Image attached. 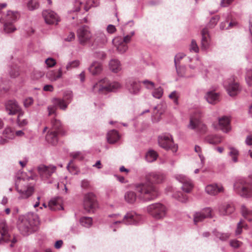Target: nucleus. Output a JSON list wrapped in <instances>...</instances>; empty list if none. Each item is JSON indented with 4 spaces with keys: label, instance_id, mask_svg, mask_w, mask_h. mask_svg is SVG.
<instances>
[{
    "label": "nucleus",
    "instance_id": "obj_1",
    "mask_svg": "<svg viewBox=\"0 0 252 252\" xmlns=\"http://www.w3.org/2000/svg\"><path fill=\"white\" fill-rule=\"evenodd\" d=\"M165 175L160 172H150L145 176L146 182L134 185L139 199L144 201H151L158 196V190L153 184H160L165 180Z\"/></svg>",
    "mask_w": 252,
    "mask_h": 252
},
{
    "label": "nucleus",
    "instance_id": "obj_2",
    "mask_svg": "<svg viewBox=\"0 0 252 252\" xmlns=\"http://www.w3.org/2000/svg\"><path fill=\"white\" fill-rule=\"evenodd\" d=\"M40 223L38 216L33 213H29L19 217L17 220V227L22 234L28 235L31 233L34 227H37Z\"/></svg>",
    "mask_w": 252,
    "mask_h": 252
},
{
    "label": "nucleus",
    "instance_id": "obj_3",
    "mask_svg": "<svg viewBox=\"0 0 252 252\" xmlns=\"http://www.w3.org/2000/svg\"><path fill=\"white\" fill-rule=\"evenodd\" d=\"M143 220V218L135 212L127 213L124 217L119 214H112L109 216L108 222L110 223L112 228L119 226L120 224H138Z\"/></svg>",
    "mask_w": 252,
    "mask_h": 252
},
{
    "label": "nucleus",
    "instance_id": "obj_4",
    "mask_svg": "<svg viewBox=\"0 0 252 252\" xmlns=\"http://www.w3.org/2000/svg\"><path fill=\"white\" fill-rule=\"evenodd\" d=\"M15 187L19 196V199H26L31 196L34 192L33 185L29 183L27 179L17 178L15 181Z\"/></svg>",
    "mask_w": 252,
    "mask_h": 252
},
{
    "label": "nucleus",
    "instance_id": "obj_5",
    "mask_svg": "<svg viewBox=\"0 0 252 252\" xmlns=\"http://www.w3.org/2000/svg\"><path fill=\"white\" fill-rule=\"evenodd\" d=\"M122 85L118 82H109L107 79H104L96 83L93 86V90L95 93L105 94L116 91L121 88Z\"/></svg>",
    "mask_w": 252,
    "mask_h": 252
},
{
    "label": "nucleus",
    "instance_id": "obj_6",
    "mask_svg": "<svg viewBox=\"0 0 252 252\" xmlns=\"http://www.w3.org/2000/svg\"><path fill=\"white\" fill-rule=\"evenodd\" d=\"M134 34V32H131L130 34L124 36H116L112 40L113 45L116 48L117 50L121 54L125 53L128 49L127 44L131 40Z\"/></svg>",
    "mask_w": 252,
    "mask_h": 252
},
{
    "label": "nucleus",
    "instance_id": "obj_7",
    "mask_svg": "<svg viewBox=\"0 0 252 252\" xmlns=\"http://www.w3.org/2000/svg\"><path fill=\"white\" fill-rule=\"evenodd\" d=\"M159 146L166 150H170L175 153L178 150V146L175 144L172 136L169 133H163L158 137Z\"/></svg>",
    "mask_w": 252,
    "mask_h": 252
},
{
    "label": "nucleus",
    "instance_id": "obj_8",
    "mask_svg": "<svg viewBox=\"0 0 252 252\" xmlns=\"http://www.w3.org/2000/svg\"><path fill=\"white\" fill-rule=\"evenodd\" d=\"M147 212L156 219L164 218L167 213V208L163 204L159 203H153L147 207Z\"/></svg>",
    "mask_w": 252,
    "mask_h": 252
},
{
    "label": "nucleus",
    "instance_id": "obj_9",
    "mask_svg": "<svg viewBox=\"0 0 252 252\" xmlns=\"http://www.w3.org/2000/svg\"><path fill=\"white\" fill-rule=\"evenodd\" d=\"M19 16L18 12L9 10L7 12L4 24V31L6 33H11L14 32L16 29L13 25Z\"/></svg>",
    "mask_w": 252,
    "mask_h": 252
},
{
    "label": "nucleus",
    "instance_id": "obj_10",
    "mask_svg": "<svg viewBox=\"0 0 252 252\" xmlns=\"http://www.w3.org/2000/svg\"><path fill=\"white\" fill-rule=\"evenodd\" d=\"M77 37L79 43L82 45H86L89 43L92 34L89 27L84 26L78 29L77 30Z\"/></svg>",
    "mask_w": 252,
    "mask_h": 252
},
{
    "label": "nucleus",
    "instance_id": "obj_11",
    "mask_svg": "<svg viewBox=\"0 0 252 252\" xmlns=\"http://www.w3.org/2000/svg\"><path fill=\"white\" fill-rule=\"evenodd\" d=\"M37 169L41 179L46 180L56 172L57 167L56 166L51 164L48 166L40 164L37 167Z\"/></svg>",
    "mask_w": 252,
    "mask_h": 252
},
{
    "label": "nucleus",
    "instance_id": "obj_12",
    "mask_svg": "<svg viewBox=\"0 0 252 252\" xmlns=\"http://www.w3.org/2000/svg\"><path fill=\"white\" fill-rule=\"evenodd\" d=\"M235 191L241 196L249 197L252 195V188H249L243 180L237 181L234 185Z\"/></svg>",
    "mask_w": 252,
    "mask_h": 252
},
{
    "label": "nucleus",
    "instance_id": "obj_13",
    "mask_svg": "<svg viewBox=\"0 0 252 252\" xmlns=\"http://www.w3.org/2000/svg\"><path fill=\"white\" fill-rule=\"evenodd\" d=\"M0 231L2 238L6 242H11L10 246L13 247L17 240L15 237H12L9 232L8 227L4 220H1L0 221Z\"/></svg>",
    "mask_w": 252,
    "mask_h": 252
},
{
    "label": "nucleus",
    "instance_id": "obj_14",
    "mask_svg": "<svg viewBox=\"0 0 252 252\" xmlns=\"http://www.w3.org/2000/svg\"><path fill=\"white\" fill-rule=\"evenodd\" d=\"M126 88L130 94L137 95L140 92L141 86L137 79L129 78L126 81Z\"/></svg>",
    "mask_w": 252,
    "mask_h": 252
},
{
    "label": "nucleus",
    "instance_id": "obj_15",
    "mask_svg": "<svg viewBox=\"0 0 252 252\" xmlns=\"http://www.w3.org/2000/svg\"><path fill=\"white\" fill-rule=\"evenodd\" d=\"M84 209L89 212H93L97 207L95 196L92 193L86 194L84 201Z\"/></svg>",
    "mask_w": 252,
    "mask_h": 252
},
{
    "label": "nucleus",
    "instance_id": "obj_16",
    "mask_svg": "<svg viewBox=\"0 0 252 252\" xmlns=\"http://www.w3.org/2000/svg\"><path fill=\"white\" fill-rule=\"evenodd\" d=\"M188 127L191 129H195L197 131L204 133L207 130V127L201 120L196 117L192 116L190 119Z\"/></svg>",
    "mask_w": 252,
    "mask_h": 252
},
{
    "label": "nucleus",
    "instance_id": "obj_17",
    "mask_svg": "<svg viewBox=\"0 0 252 252\" xmlns=\"http://www.w3.org/2000/svg\"><path fill=\"white\" fill-rule=\"evenodd\" d=\"M224 86L229 95L235 96L238 94L240 91V87L237 82H235L233 79H229L225 81L224 83Z\"/></svg>",
    "mask_w": 252,
    "mask_h": 252
},
{
    "label": "nucleus",
    "instance_id": "obj_18",
    "mask_svg": "<svg viewBox=\"0 0 252 252\" xmlns=\"http://www.w3.org/2000/svg\"><path fill=\"white\" fill-rule=\"evenodd\" d=\"M42 15L45 22L48 24L57 25L60 21V18L58 15L52 10H44L42 12Z\"/></svg>",
    "mask_w": 252,
    "mask_h": 252
},
{
    "label": "nucleus",
    "instance_id": "obj_19",
    "mask_svg": "<svg viewBox=\"0 0 252 252\" xmlns=\"http://www.w3.org/2000/svg\"><path fill=\"white\" fill-rule=\"evenodd\" d=\"M72 97V93L70 91H67L64 94V98L68 100L67 102H65L63 99L54 98L52 100L53 103L54 105L59 106L61 109L65 110L68 104L70 102Z\"/></svg>",
    "mask_w": 252,
    "mask_h": 252
},
{
    "label": "nucleus",
    "instance_id": "obj_20",
    "mask_svg": "<svg viewBox=\"0 0 252 252\" xmlns=\"http://www.w3.org/2000/svg\"><path fill=\"white\" fill-rule=\"evenodd\" d=\"M6 110L9 115H14L18 113V115L20 112H23L21 110V108L15 100H9L8 101L5 105Z\"/></svg>",
    "mask_w": 252,
    "mask_h": 252
},
{
    "label": "nucleus",
    "instance_id": "obj_21",
    "mask_svg": "<svg viewBox=\"0 0 252 252\" xmlns=\"http://www.w3.org/2000/svg\"><path fill=\"white\" fill-rule=\"evenodd\" d=\"M223 190V187L220 184H210L205 187L206 192L210 195H216Z\"/></svg>",
    "mask_w": 252,
    "mask_h": 252
},
{
    "label": "nucleus",
    "instance_id": "obj_22",
    "mask_svg": "<svg viewBox=\"0 0 252 252\" xmlns=\"http://www.w3.org/2000/svg\"><path fill=\"white\" fill-rule=\"evenodd\" d=\"M219 127L224 132H229L231 129L230 123V119L228 116H224L218 119Z\"/></svg>",
    "mask_w": 252,
    "mask_h": 252
},
{
    "label": "nucleus",
    "instance_id": "obj_23",
    "mask_svg": "<svg viewBox=\"0 0 252 252\" xmlns=\"http://www.w3.org/2000/svg\"><path fill=\"white\" fill-rule=\"evenodd\" d=\"M235 210L231 204L223 203L219 207V211L221 215H227L232 213Z\"/></svg>",
    "mask_w": 252,
    "mask_h": 252
},
{
    "label": "nucleus",
    "instance_id": "obj_24",
    "mask_svg": "<svg viewBox=\"0 0 252 252\" xmlns=\"http://www.w3.org/2000/svg\"><path fill=\"white\" fill-rule=\"evenodd\" d=\"M201 48L205 50H207L209 46V34L207 29H203L201 32Z\"/></svg>",
    "mask_w": 252,
    "mask_h": 252
},
{
    "label": "nucleus",
    "instance_id": "obj_25",
    "mask_svg": "<svg viewBox=\"0 0 252 252\" xmlns=\"http://www.w3.org/2000/svg\"><path fill=\"white\" fill-rule=\"evenodd\" d=\"M207 101L210 104H215L219 101V94L214 91L207 93L205 95Z\"/></svg>",
    "mask_w": 252,
    "mask_h": 252
},
{
    "label": "nucleus",
    "instance_id": "obj_26",
    "mask_svg": "<svg viewBox=\"0 0 252 252\" xmlns=\"http://www.w3.org/2000/svg\"><path fill=\"white\" fill-rule=\"evenodd\" d=\"M58 132L59 131H56L53 130L48 131L46 136V141L52 145H56L57 143L58 140Z\"/></svg>",
    "mask_w": 252,
    "mask_h": 252
},
{
    "label": "nucleus",
    "instance_id": "obj_27",
    "mask_svg": "<svg viewBox=\"0 0 252 252\" xmlns=\"http://www.w3.org/2000/svg\"><path fill=\"white\" fill-rule=\"evenodd\" d=\"M102 70L101 64L97 62H94L89 68L90 72L93 75L99 74Z\"/></svg>",
    "mask_w": 252,
    "mask_h": 252
},
{
    "label": "nucleus",
    "instance_id": "obj_28",
    "mask_svg": "<svg viewBox=\"0 0 252 252\" xmlns=\"http://www.w3.org/2000/svg\"><path fill=\"white\" fill-rule=\"evenodd\" d=\"M138 194V193H137ZM137 196H138L137 195ZM139 198V197H138ZM124 198L125 201L129 204H133L136 200L137 195L135 192L132 191H127L125 193Z\"/></svg>",
    "mask_w": 252,
    "mask_h": 252
},
{
    "label": "nucleus",
    "instance_id": "obj_29",
    "mask_svg": "<svg viewBox=\"0 0 252 252\" xmlns=\"http://www.w3.org/2000/svg\"><path fill=\"white\" fill-rule=\"evenodd\" d=\"M107 138L109 143L113 144L119 139L120 135L117 131L112 130L108 132Z\"/></svg>",
    "mask_w": 252,
    "mask_h": 252
},
{
    "label": "nucleus",
    "instance_id": "obj_30",
    "mask_svg": "<svg viewBox=\"0 0 252 252\" xmlns=\"http://www.w3.org/2000/svg\"><path fill=\"white\" fill-rule=\"evenodd\" d=\"M109 68L114 72L120 71L122 69L120 61L117 59H112L109 62Z\"/></svg>",
    "mask_w": 252,
    "mask_h": 252
},
{
    "label": "nucleus",
    "instance_id": "obj_31",
    "mask_svg": "<svg viewBox=\"0 0 252 252\" xmlns=\"http://www.w3.org/2000/svg\"><path fill=\"white\" fill-rule=\"evenodd\" d=\"M48 78L52 81H56L58 79L62 77V70L60 68L58 70H51L49 71L47 74Z\"/></svg>",
    "mask_w": 252,
    "mask_h": 252
},
{
    "label": "nucleus",
    "instance_id": "obj_32",
    "mask_svg": "<svg viewBox=\"0 0 252 252\" xmlns=\"http://www.w3.org/2000/svg\"><path fill=\"white\" fill-rule=\"evenodd\" d=\"M222 141V138L218 135H210L206 137L205 141L211 144H218Z\"/></svg>",
    "mask_w": 252,
    "mask_h": 252
},
{
    "label": "nucleus",
    "instance_id": "obj_33",
    "mask_svg": "<svg viewBox=\"0 0 252 252\" xmlns=\"http://www.w3.org/2000/svg\"><path fill=\"white\" fill-rule=\"evenodd\" d=\"M107 41L108 38L107 36L103 33L97 34L94 40V42L96 43L98 46L103 45L105 44Z\"/></svg>",
    "mask_w": 252,
    "mask_h": 252
},
{
    "label": "nucleus",
    "instance_id": "obj_34",
    "mask_svg": "<svg viewBox=\"0 0 252 252\" xmlns=\"http://www.w3.org/2000/svg\"><path fill=\"white\" fill-rule=\"evenodd\" d=\"M26 6L28 10L33 11L38 9L39 7V2L35 0H29L26 3Z\"/></svg>",
    "mask_w": 252,
    "mask_h": 252
},
{
    "label": "nucleus",
    "instance_id": "obj_35",
    "mask_svg": "<svg viewBox=\"0 0 252 252\" xmlns=\"http://www.w3.org/2000/svg\"><path fill=\"white\" fill-rule=\"evenodd\" d=\"M158 157V154L154 150L149 151L146 155V159L148 162H152L156 160Z\"/></svg>",
    "mask_w": 252,
    "mask_h": 252
},
{
    "label": "nucleus",
    "instance_id": "obj_36",
    "mask_svg": "<svg viewBox=\"0 0 252 252\" xmlns=\"http://www.w3.org/2000/svg\"><path fill=\"white\" fill-rule=\"evenodd\" d=\"M229 155L231 157L232 160L234 162L238 161V156L239 155V151L236 148L233 147H229Z\"/></svg>",
    "mask_w": 252,
    "mask_h": 252
},
{
    "label": "nucleus",
    "instance_id": "obj_37",
    "mask_svg": "<svg viewBox=\"0 0 252 252\" xmlns=\"http://www.w3.org/2000/svg\"><path fill=\"white\" fill-rule=\"evenodd\" d=\"M241 212L243 216L249 221L252 220V211L249 210L244 205L241 207Z\"/></svg>",
    "mask_w": 252,
    "mask_h": 252
},
{
    "label": "nucleus",
    "instance_id": "obj_38",
    "mask_svg": "<svg viewBox=\"0 0 252 252\" xmlns=\"http://www.w3.org/2000/svg\"><path fill=\"white\" fill-rule=\"evenodd\" d=\"M59 202L57 199H54L51 200L49 202V207L51 210H56L57 209H63L61 205H58Z\"/></svg>",
    "mask_w": 252,
    "mask_h": 252
},
{
    "label": "nucleus",
    "instance_id": "obj_39",
    "mask_svg": "<svg viewBox=\"0 0 252 252\" xmlns=\"http://www.w3.org/2000/svg\"><path fill=\"white\" fill-rule=\"evenodd\" d=\"M81 224L86 227H89L92 225V219L90 217H84L80 219Z\"/></svg>",
    "mask_w": 252,
    "mask_h": 252
},
{
    "label": "nucleus",
    "instance_id": "obj_40",
    "mask_svg": "<svg viewBox=\"0 0 252 252\" xmlns=\"http://www.w3.org/2000/svg\"><path fill=\"white\" fill-rule=\"evenodd\" d=\"M214 235L216 237L221 241H225L230 237L229 233H223L217 231H214Z\"/></svg>",
    "mask_w": 252,
    "mask_h": 252
},
{
    "label": "nucleus",
    "instance_id": "obj_41",
    "mask_svg": "<svg viewBox=\"0 0 252 252\" xmlns=\"http://www.w3.org/2000/svg\"><path fill=\"white\" fill-rule=\"evenodd\" d=\"M192 188L193 185L190 180H189V181H187L186 182L184 183L182 187L183 190L187 193L189 192L192 189Z\"/></svg>",
    "mask_w": 252,
    "mask_h": 252
},
{
    "label": "nucleus",
    "instance_id": "obj_42",
    "mask_svg": "<svg viewBox=\"0 0 252 252\" xmlns=\"http://www.w3.org/2000/svg\"><path fill=\"white\" fill-rule=\"evenodd\" d=\"M51 125L52 130L56 131L59 130L62 126L61 122L56 119L52 120Z\"/></svg>",
    "mask_w": 252,
    "mask_h": 252
},
{
    "label": "nucleus",
    "instance_id": "obj_43",
    "mask_svg": "<svg viewBox=\"0 0 252 252\" xmlns=\"http://www.w3.org/2000/svg\"><path fill=\"white\" fill-rule=\"evenodd\" d=\"M163 94V89L160 87L155 89L152 92V95L156 98H160Z\"/></svg>",
    "mask_w": 252,
    "mask_h": 252
},
{
    "label": "nucleus",
    "instance_id": "obj_44",
    "mask_svg": "<svg viewBox=\"0 0 252 252\" xmlns=\"http://www.w3.org/2000/svg\"><path fill=\"white\" fill-rule=\"evenodd\" d=\"M24 112H20L18 115L17 117V124L20 126H23L28 124V121L27 119H21V118L23 116Z\"/></svg>",
    "mask_w": 252,
    "mask_h": 252
},
{
    "label": "nucleus",
    "instance_id": "obj_45",
    "mask_svg": "<svg viewBox=\"0 0 252 252\" xmlns=\"http://www.w3.org/2000/svg\"><path fill=\"white\" fill-rule=\"evenodd\" d=\"M205 218L203 213L201 212L196 213L194 215V222L195 224H197V223L202 221Z\"/></svg>",
    "mask_w": 252,
    "mask_h": 252
},
{
    "label": "nucleus",
    "instance_id": "obj_46",
    "mask_svg": "<svg viewBox=\"0 0 252 252\" xmlns=\"http://www.w3.org/2000/svg\"><path fill=\"white\" fill-rule=\"evenodd\" d=\"M174 197L182 202H186L188 200L187 195H184L181 192H178L174 194Z\"/></svg>",
    "mask_w": 252,
    "mask_h": 252
},
{
    "label": "nucleus",
    "instance_id": "obj_47",
    "mask_svg": "<svg viewBox=\"0 0 252 252\" xmlns=\"http://www.w3.org/2000/svg\"><path fill=\"white\" fill-rule=\"evenodd\" d=\"M3 134L8 139H12L14 137V132L10 127H7L4 129Z\"/></svg>",
    "mask_w": 252,
    "mask_h": 252
},
{
    "label": "nucleus",
    "instance_id": "obj_48",
    "mask_svg": "<svg viewBox=\"0 0 252 252\" xmlns=\"http://www.w3.org/2000/svg\"><path fill=\"white\" fill-rule=\"evenodd\" d=\"M80 62L78 60H74L72 62H69L66 66V69L67 70H70L73 68L78 67L79 65Z\"/></svg>",
    "mask_w": 252,
    "mask_h": 252
},
{
    "label": "nucleus",
    "instance_id": "obj_49",
    "mask_svg": "<svg viewBox=\"0 0 252 252\" xmlns=\"http://www.w3.org/2000/svg\"><path fill=\"white\" fill-rule=\"evenodd\" d=\"M246 80L249 86H252V69L247 70Z\"/></svg>",
    "mask_w": 252,
    "mask_h": 252
},
{
    "label": "nucleus",
    "instance_id": "obj_50",
    "mask_svg": "<svg viewBox=\"0 0 252 252\" xmlns=\"http://www.w3.org/2000/svg\"><path fill=\"white\" fill-rule=\"evenodd\" d=\"M194 150L196 153H198V155H199V158H200V160H201V167H202L203 166V165L204 164L205 158L201 154V149L199 146L196 145V146H195V147H194Z\"/></svg>",
    "mask_w": 252,
    "mask_h": 252
},
{
    "label": "nucleus",
    "instance_id": "obj_51",
    "mask_svg": "<svg viewBox=\"0 0 252 252\" xmlns=\"http://www.w3.org/2000/svg\"><path fill=\"white\" fill-rule=\"evenodd\" d=\"M179 96V94L176 91L172 92L169 95V97L173 100L174 103L178 105V98Z\"/></svg>",
    "mask_w": 252,
    "mask_h": 252
},
{
    "label": "nucleus",
    "instance_id": "obj_52",
    "mask_svg": "<svg viewBox=\"0 0 252 252\" xmlns=\"http://www.w3.org/2000/svg\"><path fill=\"white\" fill-rule=\"evenodd\" d=\"M82 2L78 0H75L73 4V7L71 10V12H78L80 9V6Z\"/></svg>",
    "mask_w": 252,
    "mask_h": 252
},
{
    "label": "nucleus",
    "instance_id": "obj_53",
    "mask_svg": "<svg viewBox=\"0 0 252 252\" xmlns=\"http://www.w3.org/2000/svg\"><path fill=\"white\" fill-rule=\"evenodd\" d=\"M220 19V17L218 15H216L214 17H212L208 24V26L210 28L214 27L217 24L218 22Z\"/></svg>",
    "mask_w": 252,
    "mask_h": 252
},
{
    "label": "nucleus",
    "instance_id": "obj_54",
    "mask_svg": "<svg viewBox=\"0 0 252 252\" xmlns=\"http://www.w3.org/2000/svg\"><path fill=\"white\" fill-rule=\"evenodd\" d=\"M189 49L191 52H194V53L199 52V48L195 40H192Z\"/></svg>",
    "mask_w": 252,
    "mask_h": 252
},
{
    "label": "nucleus",
    "instance_id": "obj_55",
    "mask_svg": "<svg viewBox=\"0 0 252 252\" xmlns=\"http://www.w3.org/2000/svg\"><path fill=\"white\" fill-rule=\"evenodd\" d=\"M242 227H246L247 228V225H245L244 224V222L243 220H240L237 224V228L236 230V234L239 235L242 232Z\"/></svg>",
    "mask_w": 252,
    "mask_h": 252
},
{
    "label": "nucleus",
    "instance_id": "obj_56",
    "mask_svg": "<svg viewBox=\"0 0 252 252\" xmlns=\"http://www.w3.org/2000/svg\"><path fill=\"white\" fill-rule=\"evenodd\" d=\"M175 66L178 75L181 77L185 76L186 72V67L185 66H180L178 67L177 65Z\"/></svg>",
    "mask_w": 252,
    "mask_h": 252
},
{
    "label": "nucleus",
    "instance_id": "obj_57",
    "mask_svg": "<svg viewBox=\"0 0 252 252\" xmlns=\"http://www.w3.org/2000/svg\"><path fill=\"white\" fill-rule=\"evenodd\" d=\"M175 178L177 180H178L179 182H181L183 184L186 182L187 181H189V180L186 176L182 174L176 175Z\"/></svg>",
    "mask_w": 252,
    "mask_h": 252
},
{
    "label": "nucleus",
    "instance_id": "obj_58",
    "mask_svg": "<svg viewBox=\"0 0 252 252\" xmlns=\"http://www.w3.org/2000/svg\"><path fill=\"white\" fill-rule=\"evenodd\" d=\"M242 245V242L237 240H232L230 241V245L235 248L237 249L240 247Z\"/></svg>",
    "mask_w": 252,
    "mask_h": 252
},
{
    "label": "nucleus",
    "instance_id": "obj_59",
    "mask_svg": "<svg viewBox=\"0 0 252 252\" xmlns=\"http://www.w3.org/2000/svg\"><path fill=\"white\" fill-rule=\"evenodd\" d=\"M143 84L145 85L147 89L149 90L153 89L155 87V83L148 80L143 81Z\"/></svg>",
    "mask_w": 252,
    "mask_h": 252
},
{
    "label": "nucleus",
    "instance_id": "obj_60",
    "mask_svg": "<svg viewBox=\"0 0 252 252\" xmlns=\"http://www.w3.org/2000/svg\"><path fill=\"white\" fill-rule=\"evenodd\" d=\"M71 156L75 159L82 160L84 158L83 155L79 152L72 153L71 154Z\"/></svg>",
    "mask_w": 252,
    "mask_h": 252
},
{
    "label": "nucleus",
    "instance_id": "obj_61",
    "mask_svg": "<svg viewBox=\"0 0 252 252\" xmlns=\"http://www.w3.org/2000/svg\"><path fill=\"white\" fill-rule=\"evenodd\" d=\"M9 74L12 78H16L19 75V69L17 67L11 69L9 71Z\"/></svg>",
    "mask_w": 252,
    "mask_h": 252
},
{
    "label": "nucleus",
    "instance_id": "obj_62",
    "mask_svg": "<svg viewBox=\"0 0 252 252\" xmlns=\"http://www.w3.org/2000/svg\"><path fill=\"white\" fill-rule=\"evenodd\" d=\"M99 4V0H88L86 2V5L91 7V6H97Z\"/></svg>",
    "mask_w": 252,
    "mask_h": 252
},
{
    "label": "nucleus",
    "instance_id": "obj_63",
    "mask_svg": "<svg viewBox=\"0 0 252 252\" xmlns=\"http://www.w3.org/2000/svg\"><path fill=\"white\" fill-rule=\"evenodd\" d=\"M45 63L49 67L54 66L56 63V61L53 58H48L45 60Z\"/></svg>",
    "mask_w": 252,
    "mask_h": 252
},
{
    "label": "nucleus",
    "instance_id": "obj_64",
    "mask_svg": "<svg viewBox=\"0 0 252 252\" xmlns=\"http://www.w3.org/2000/svg\"><path fill=\"white\" fill-rule=\"evenodd\" d=\"M81 186L83 189H89L91 187L90 182L87 179L83 180L81 182Z\"/></svg>",
    "mask_w": 252,
    "mask_h": 252
}]
</instances>
